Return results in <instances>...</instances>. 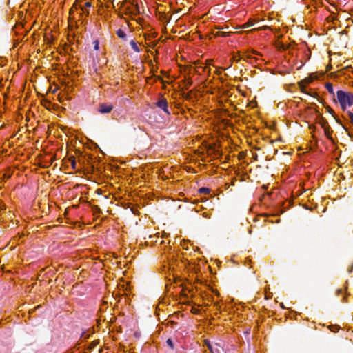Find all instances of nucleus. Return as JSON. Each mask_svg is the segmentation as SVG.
Segmentation results:
<instances>
[{
    "label": "nucleus",
    "instance_id": "1",
    "mask_svg": "<svg viewBox=\"0 0 353 353\" xmlns=\"http://www.w3.org/2000/svg\"><path fill=\"white\" fill-rule=\"evenodd\" d=\"M92 6L90 1L76 0L70 10V19L77 20L83 23L90 14V8Z\"/></svg>",
    "mask_w": 353,
    "mask_h": 353
},
{
    "label": "nucleus",
    "instance_id": "2",
    "mask_svg": "<svg viewBox=\"0 0 353 353\" xmlns=\"http://www.w3.org/2000/svg\"><path fill=\"white\" fill-rule=\"evenodd\" d=\"M336 100L343 111L346 110L353 105V93L339 90L336 92Z\"/></svg>",
    "mask_w": 353,
    "mask_h": 353
},
{
    "label": "nucleus",
    "instance_id": "3",
    "mask_svg": "<svg viewBox=\"0 0 353 353\" xmlns=\"http://www.w3.org/2000/svg\"><path fill=\"white\" fill-rule=\"evenodd\" d=\"M259 52L255 50H251L245 52L241 54V58L243 61H245L250 63H253L254 61H256L257 59L254 57V55H259Z\"/></svg>",
    "mask_w": 353,
    "mask_h": 353
},
{
    "label": "nucleus",
    "instance_id": "4",
    "mask_svg": "<svg viewBox=\"0 0 353 353\" xmlns=\"http://www.w3.org/2000/svg\"><path fill=\"white\" fill-rule=\"evenodd\" d=\"M205 151L208 156H212L214 158H216L220 155L219 150L214 144L206 146L202 151V153H204Z\"/></svg>",
    "mask_w": 353,
    "mask_h": 353
},
{
    "label": "nucleus",
    "instance_id": "5",
    "mask_svg": "<svg viewBox=\"0 0 353 353\" xmlns=\"http://www.w3.org/2000/svg\"><path fill=\"white\" fill-rule=\"evenodd\" d=\"M210 61H211L210 60H208L205 65H204L203 64L196 65L194 67L195 73L201 75V74L206 72L208 74H210L211 70L209 67H208V65L210 64Z\"/></svg>",
    "mask_w": 353,
    "mask_h": 353
},
{
    "label": "nucleus",
    "instance_id": "6",
    "mask_svg": "<svg viewBox=\"0 0 353 353\" xmlns=\"http://www.w3.org/2000/svg\"><path fill=\"white\" fill-rule=\"evenodd\" d=\"M157 106L161 109H162L165 113L170 114L168 111V105L167 100L161 97L160 98L158 101L157 102Z\"/></svg>",
    "mask_w": 353,
    "mask_h": 353
},
{
    "label": "nucleus",
    "instance_id": "7",
    "mask_svg": "<svg viewBox=\"0 0 353 353\" xmlns=\"http://www.w3.org/2000/svg\"><path fill=\"white\" fill-rule=\"evenodd\" d=\"M112 109H113V105L112 104L101 103L99 105V112L102 114L109 113L112 110Z\"/></svg>",
    "mask_w": 353,
    "mask_h": 353
},
{
    "label": "nucleus",
    "instance_id": "8",
    "mask_svg": "<svg viewBox=\"0 0 353 353\" xmlns=\"http://www.w3.org/2000/svg\"><path fill=\"white\" fill-rule=\"evenodd\" d=\"M318 79V75L316 73H312L310 74L307 77L302 80V83H305V85H308L312 83L314 80Z\"/></svg>",
    "mask_w": 353,
    "mask_h": 353
},
{
    "label": "nucleus",
    "instance_id": "9",
    "mask_svg": "<svg viewBox=\"0 0 353 353\" xmlns=\"http://www.w3.org/2000/svg\"><path fill=\"white\" fill-rule=\"evenodd\" d=\"M306 85L305 83H302V81H301L299 83V87L301 88V90L302 92H304L308 95H310L312 96V97H318V94L317 92H308L307 90H306Z\"/></svg>",
    "mask_w": 353,
    "mask_h": 353
},
{
    "label": "nucleus",
    "instance_id": "10",
    "mask_svg": "<svg viewBox=\"0 0 353 353\" xmlns=\"http://www.w3.org/2000/svg\"><path fill=\"white\" fill-rule=\"evenodd\" d=\"M130 45L131 46V48L135 52H140L142 50L141 48V44L137 43L134 40L130 41Z\"/></svg>",
    "mask_w": 353,
    "mask_h": 353
},
{
    "label": "nucleus",
    "instance_id": "11",
    "mask_svg": "<svg viewBox=\"0 0 353 353\" xmlns=\"http://www.w3.org/2000/svg\"><path fill=\"white\" fill-rule=\"evenodd\" d=\"M241 60H242V58H241V54L240 52H238L236 54H232V57L231 58V60H230V65L229 67H230L232 64L233 62H239Z\"/></svg>",
    "mask_w": 353,
    "mask_h": 353
},
{
    "label": "nucleus",
    "instance_id": "12",
    "mask_svg": "<svg viewBox=\"0 0 353 353\" xmlns=\"http://www.w3.org/2000/svg\"><path fill=\"white\" fill-rule=\"evenodd\" d=\"M216 29H218L216 32H214V34L215 37H225L229 36L230 32H226L223 30H221L219 28H215Z\"/></svg>",
    "mask_w": 353,
    "mask_h": 353
},
{
    "label": "nucleus",
    "instance_id": "13",
    "mask_svg": "<svg viewBox=\"0 0 353 353\" xmlns=\"http://www.w3.org/2000/svg\"><path fill=\"white\" fill-rule=\"evenodd\" d=\"M256 20L255 19H250L245 23L242 25V28H247L254 26L256 23Z\"/></svg>",
    "mask_w": 353,
    "mask_h": 353
},
{
    "label": "nucleus",
    "instance_id": "14",
    "mask_svg": "<svg viewBox=\"0 0 353 353\" xmlns=\"http://www.w3.org/2000/svg\"><path fill=\"white\" fill-rule=\"evenodd\" d=\"M325 88H326V90L328 91L329 93H330L331 94H333V95L334 94L333 85L332 83L327 82L325 84Z\"/></svg>",
    "mask_w": 353,
    "mask_h": 353
},
{
    "label": "nucleus",
    "instance_id": "15",
    "mask_svg": "<svg viewBox=\"0 0 353 353\" xmlns=\"http://www.w3.org/2000/svg\"><path fill=\"white\" fill-rule=\"evenodd\" d=\"M117 35L119 37V38H121V39H125V37H126V34L125 33V32L121 30V29H119L117 32H116Z\"/></svg>",
    "mask_w": 353,
    "mask_h": 353
},
{
    "label": "nucleus",
    "instance_id": "16",
    "mask_svg": "<svg viewBox=\"0 0 353 353\" xmlns=\"http://www.w3.org/2000/svg\"><path fill=\"white\" fill-rule=\"evenodd\" d=\"M192 85V80L191 78H188L185 81V88L188 89Z\"/></svg>",
    "mask_w": 353,
    "mask_h": 353
},
{
    "label": "nucleus",
    "instance_id": "17",
    "mask_svg": "<svg viewBox=\"0 0 353 353\" xmlns=\"http://www.w3.org/2000/svg\"><path fill=\"white\" fill-rule=\"evenodd\" d=\"M347 119L349 120L350 123L353 125V113L350 111H348L347 112Z\"/></svg>",
    "mask_w": 353,
    "mask_h": 353
},
{
    "label": "nucleus",
    "instance_id": "18",
    "mask_svg": "<svg viewBox=\"0 0 353 353\" xmlns=\"http://www.w3.org/2000/svg\"><path fill=\"white\" fill-rule=\"evenodd\" d=\"M93 44H94V49L95 50H98L99 49V41L98 40H95L93 42Z\"/></svg>",
    "mask_w": 353,
    "mask_h": 353
},
{
    "label": "nucleus",
    "instance_id": "19",
    "mask_svg": "<svg viewBox=\"0 0 353 353\" xmlns=\"http://www.w3.org/2000/svg\"><path fill=\"white\" fill-rule=\"evenodd\" d=\"M199 192L201 193L208 194L210 192V190L208 188H200Z\"/></svg>",
    "mask_w": 353,
    "mask_h": 353
},
{
    "label": "nucleus",
    "instance_id": "20",
    "mask_svg": "<svg viewBox=\"0 0 353 353\" xmlns=\"http://www.w3.org/2000/svg\"><path fill=\"white\" fill-rule=\"evenodd\" d=\"M167 344L168 345V346L171 348V349H174V344H173V342L170 339H168L167 340Z\"/></svg>",
    "mask_w": 353,
    "mask_h": 353
},
{
    "label": "nucleus",
    "instance_id": "21",
    "mask_svg": "<svg viewBox=\"0 0 353 353\" xmlns=\"http://www.w3.org/2000/svg\"><path fill=\"white\" fill-rule=\"evenodd\" d=\"M268 28H269L268 26H263L262 27L256 28L254 30H266Z\"/></svg>",
    "mask_w": 353,
    "mask_h": 353
},
{
    "label": "nucleus",
    "instance_id": "22",
    "mask_svg": "<svg viewBox=\"0 0 353 353\" xmlns=\"http://www.w3.org/2000/svg\"><path fill=\"white\" fill-rule=\"evenodd\" d=\"M331 327H332L331 330L334 332L339 330V327L337 325H332Z\"/></svg>",
    "mask_w": 353,
    "mask_h": 353
},
{
    "label": "nucleus",
    "instance_id": "23",
    "mask_svg": "<svg viewBox=\"0 0 353 353\" xmlns=\"http://www.w3.org/2000/svg\"><path fill=\"white\" fill-rule=\"evenodd\" d=\"M225 70V68H221V69H218L215 71V74H216L217 75H220L222 72V70Z\"/></svg>",
    "mask_w": 353,
    "mask_h": 353
},
{
    "label": "nucleus",
    "instance_id": "24",
    "mask_svg": "<svg viewBox=\"0 0 353 353\" xmlns=\"http://www.w3.org/2000/svg\"><path fill=\"white\" fill-rule=\"evenodd\" d=\"M71 166L73 169H75L76 168V161L74 159H72L71 161Z\"/></svg>",
    "mask_w": 353,
    "mask_h": 353
},
{
    "label": "nucleus",
    "instance_id": "25",
    "mask_svg": "<svg viewBox=\"0 0 353 353\" xmlns=\"http://www.w3.org/2000/svg\"><path fill=\"white\" fill-rule=\"evenodd\" d=\"M212 293H214L216 296H219V292L217 290H212Z\"/></svg>",
    "mask_w": 353,
    "mask_h": 353
},
{
    "label": "nucleus",
    "instance_id": "26",
    "mask_svg": "<svg viewBox=\"0 0 353 353\" xmlns=\"http://www.w3.org/2000/svg\"><path fill=\"white\" fill-rule=\"evenodd\" d=\"M327 110L328 112H330L331 114H334V110L330 107H327Z\"/></svg>",
    "mask_w": 353,
    "mask_h": 353
},
{
    "label": "nucleus",
    "instance_id": "27",
    "mask_svg": "<svg viewBox=\"0 0 353 353\" xmlns=\"http://www.w3.org/2000/svg\"><path fill=\"white\" fill-rule=\"evenodd\" d=\"M156 44H157V42H156V41H154V42H152L151 44H150V48H154V47H155Z\"/></svg>",
    "mask_w": 353,
    "mask_h": 353
},
{
    "label": "nucleus",
    "instance_id": "28",
    "mask_svg": "<svg viewBox=\"0 0 353 353\" xmlns=\"http://www.w3.org/2000/svg\"><path fill=\"white\" fill-rule=\"evenodd\" d=\"M348 272H349V273H352V272H353V264L352 265V266H351L350 269V270H348Z\"/></svg>",
    "mask_w": 353,
    "mask_h": 353
},
{
    "label": "nucleus",
    "instance_id": "29",
    "mask_svg": "<svg viewBox=\"0 0 353 353\" xmlns=\"http://www.w3.org/2000/svg\"><path fill=\"white\" fill-rule=\"evenodd\" d=\"M341 292V290H338L336 292L337 294H339Z\"/></svg>",
    "mask_w": 353,
    "mask_h": 353
},
{
    "label": "nucleus",
    "instance_id": "30",
    "mask_svg": "<svg viewBox=\"0 0 353 353\" xmlns=\"http://www.w3.org/2000/svg\"><path fill=\"white\" fill-rule=\"evenodd\" d=\"M215 305H216V307H218V306L219 305V301L216 302V303H215Z\"/></svg>",
    "mask_w": 353,
    "mask_h": 353
}]
</instances>
